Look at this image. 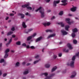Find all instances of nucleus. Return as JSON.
Returning <instances> with one entry per match:
<instances>
[{
  "label": "nucleus",
  "mask_w": 79,
  "mask_h": 79,
  "mask_svg": "<svg viewBox=\"0 0 79 79\" xmlns=\"http://www.w3.org/2000/svg\"><path fill=\"white\" fill-rule=\"evenodd\" d=\"M10 52V49L8 48L6 49L5 51V53L4 58H6L8 56V52Z\"/></svg>",
  "instance_id": "nucleus-1"
},
{
  "label": "nucleus",
  "mask_w": 79,
  "mask_h": 79,
  "mask_svg": "<svg viewBox=\"0 0 79 79\" xmlns=\"http://www.w3.org/2000/svg\"><path fill=\"white\" fill-rule=\"evenodd\" d=\"M40 13L41 14V17L42 18H44L45 15L44 14H45V12H44V9H42L41 10H40Z\"/></svg>",
  "instance_id": "nucleus-2"
},
{
  "label": "nucleus",
  "mask_w": 79,
  "mask_h": 79,
  "mask_svg": "<svg viewBox=\"0 0 79 79\" xmlns=\"http://www.w3.org/2000/svg\"><path fill=\"white\" fill-rule=\"evenodd\" d=\"M67 65L68 66H70L72 68L74 67V61H71L70 64H69V63L67 64Z\"/></svg>",
  "instance_id": "nucleus-3"
},
{
  "label": "nucleus",
  "mask_w": 79,
  "mask_h": 79,
  "mask_svg": "<svg viewBox=\"0 0 79 79\" xmlns=\"http://www.w3.org/2000/svg\"><path fill=\"white\" fill-rule=\"evenodd\" d=\"M70 19L69 18H66L65 19V21L67 23H68V24L69 25H70L71 23H74L73 21L70 22Z\"/></svg>",
  "instance_id": "nucleus-4"
},
{
  "label": "nucleus",
  "mask_w": 79,
  "mask_h": 79,
  "mask_svg": "<svg viewBox=\"0 0 79 79\" xmlns=\"http://www.w3.org/2000/svg\"><path fill=\"white\" fill-rule=\"evenodd\" d=\"M79 56V52H78L77 53L76 55L74 56H73V57L72 58V61H75V59H76V56Z\"/></svg>",
  "instance_id": "nucleus-5"
},
{
  "label": "nucleus",
  "mask_w": 79,
  "mask_h": 79,
  "mask_svg": "<svg viewBox=\"0 0 79 79\" xmlns=\"http://www.w3.org/2000/svg\"><path fill=\"white\" fill-rule=\"evenodd\" d=\"M60 3V0L58 1H54L53 3V6L55 7L56 6V4H58Z\"/></svg>",
  "instance_id": "nucleus-6"
},
{
  "label": "nucleus",
  "mask_w": 79,
  "mask_h": 79,
  "mask_svg": "<svg viewBox=\"0 0 79 79\" xmlns=\"http://www.w3.org/2000/svg\"><path fill=\"white\" fill-rule=\"evenodd\" d=\"M66 2H68V0H63L61 1V2L62 3H64L61 4V5H64V6H65V5H66L67 4H68L67 3H66Z\"/></svg>",
  "instance_id": "nucleus-7"
},
{
  "label": "nucleus",
  "mask_w": 79,
  "mask_h": 79,
  "mask_svg": "<svg viewBox=\"0 0 79 79\" xmlns=\"http://www.w3.org/2000/svg\"><path fill=\"white\" fill-rule=\"evenodd\" d=\"M72 75L70 77V78H73L76 76V72H73L72 73Z\"/></svg>",
  "instance_id": "nucleus-8"
},
{
  "label": "nucleus",
  "mask_w": 79,
  "mask_h": 79,
  "mask_svg": "<svg viewBox=\"0 0 79 79\" xmlns=\"http://www.w3.org/2000/svg\"><path fill=\"white\" fill-rule=\"evenodd\" d=\"M42 39V36H40L36 39L35 42H39Z\"/></svg>",
  "instance_id": "nucleus-9"
},
{
  "label": "nucleus",
  "mask_w": 79,
  "mask_h": 79,
  "mask_svg": "<svg viewBox=\"0 0 79 79\" xmlns=\"http://www.w3.org/2000/svg\"><path fill=\"white\" fill-rule=\"evenodd\" d=\"M55 34H53L52 35H50L48 36L47 37V39H49V38H50L51 37H55L56 35Z\"/></svg>",
  "instance_id": "nucleus-10"
},
{
  "label": "nucleus",
  "mask_w": 79,
  "mask_h": 79,
  "mask_svg": "<svg viewBox=\"0 0 79 79\" xmlns=\"http://www.w3.org/2000/svg\"><path fill=\"white\" fill-rule=\"evenodd\" d=\"M61 32L63 35H67L68 34V32L64 30H61Z\"/></svg>",
  "instance_id": "nucleus-11"
},
{
  "label": "nucleus",
  "mask_w": 79,
  "mask_h": 79,
  "mask_svg": "<svg viewBox=\"0 0 79 79\" xmlns=\"http://www.w3.org/2000/svg\"><path fill=\"white\" fill-rule=\"evenodd\" d=\"M22 26L23 28H26L27 27V26L26 25V23L24 22H23Z\"/></svg>",
  "instance_id": "nucleus-12"
},
{
  "label": "nucleus",
  "mask_w": 79,
  "mask_h": 79,
  "mask_svg": "<svg viewBox=\"0 0 79 79\" xmlns=\"http://www.w3.org/2000/svg\"><path fill=\"white\" fill-rule=\"evenodd\" d=\"M67 46L69 49H73V47H72V45L70 44L69 43H68L67 44Z\"/></svg>",
  "instance_id": "nucleus-13"
},
{
  "label": "nucleus",
  "mask_w": 79,
  "mask_h": 79,
  "mask_svg": "<svg viewBox=\"0 0 79 79\" xmlns=\"http://www.w3.org/2000/svg\"><path fill=\"white\" fill-rule=\"evenodd\" d=\"M42 75H44L45 76H46V77L45 78V79H48L47 78V76H48V73H42Z\"/></svg>",
  "instance_id": "nucleus-14"
},
{
  "label": "nucleus",
  "mask_w": 79,
  "mask_h": 79,
  "mask_svg": "<svg viewBox=\"0 0 79 79\" xmlns=\"http://www.w3.org/2000/svg\"><path fill=\"white\" fill-rule=\"evenodd\" d=\"M11 42H12V38H11V39L9 40L8 42L6 44V46H7V47H8V45H9V44H10V43H11Z\"/></svg>",
  "instance_id": "nucleus-15"
},
{
  "label": "nucleus",
  "mask_w": 79,
  "mask_h": 79,
  "mask_svg": "<svg viewBox=\"0 0 79 79\" xmlns=\"http://www.w3.org/2000/svg\"><path fill=\"white\" fill-rule=\"evenodd\" d=\"M32 30H33V29L32 28L29 29L28 30V31H25V33H26V34H28L29 32L32 31Z\"/></svg>",
  "instance_id": "nucleus-16"
},
{
  "label": "nucleus",
  "mask_w": 79,
  "mask_h": 79,
  "mask_svg": "<svg viewBox=\"0 0 79 79\" xmlns=\"http://www.w3.org/2000/svg\"><path fill=\"white\" fill-rule=\"evenodd\" d=\"M55 76V73H52L51 75H50V76L47 77V79H51L50 77H53Z\"/></svg>",
  "instance_id": "nucleus-17"
},
{
  "label": "nucleus",
  "mask_w": 79,
  "mask_h": 79,
  "mask_svg": "<svg viewBox=\"0 0 79 79\" xmlns=\"http://www.w3.org/2000/svg\"><path fill=\"white\" fill-rule=\"evenodd\" d=\"M71 10L72 11H75L76 10V7H73L71 8Z\"/></svg>",
  "instance_id": "nucleus-18"
},
{
  "label": "nucleus",
  "mask_w": 79,
  "mask_h": 79,
  "mask_svg": "<svg viewBox=\"0 0 79 79\" xmlns=\"http://www.w3.org/2000/svg\"><path fill=\"white\" fill-rule=\"evenodd\" d=\"M73 31L74 33H75L76 32H77L78 30H77V29L76 28H75L74 29H73Z\"/></svg>",
  "instance_id": "nucleus-19"
},
{
  "label": "nucleus",
  "mask_w": 79,
  "mask_h": 79,
  "mask_svg": "<svg viewBox=\"0 0 79 79\" xmlns=\"http://www.w3.org/2000/svg\"><path fill=\"white\" fill-rule=\"evenodd\" d=\"M57 69V67L55 66L52 69V72H53V71H55L56 69Z\"/></svg>",
  "instance_id": "nucleus-20"
},
{
  "label": "nucleus",
  "mask_w": 79,
  "mask_h": 79,
  "mask_svg": "<svg viewBox=\"0 0 79 79\" xmlns=\"http://www.w3.org/2000/svg\"><path fill=\"white\" fill-rule=\"evenodd\" d=\"M29 5L28 4H25L24 5H23L22 6V8H26V7H27L28 6H29Z\"/></svg>",
  "instance_id": "nucleus-21"
},
{
  "label": "nucleus",
  "mask_w": 79,
  "mask_h": 79,
  "mask_svg": "<svg viewBox=\"0 0 79 79\" xmlns=\"http://www.w3.org/2000/svg\"><path fill=\"white\" fill-rule=\"evenodd\" d=\"M32 38L31 36H28L27 38V41H29V40H31V39H32Z\"/></svg>",
  "instance_id": "nucleus-22"
},
{
  "label": "nucleus",
  "mask_w": 79,
  "mask_h": 79,
  "mask_svg": "<svg viewBox=\"0 0 79 79\" xmlns=\"http://www.w3.org/2000/svg\"><path fill=\"white\" fill-rule=\"evenodd\" d=\"M58 24L59 25L60 24L61 27H64V25L63 23V22L58 23Z\"/></svg>",
  "instance_id": "nucleus-23"
},
{
  "label": "nucleus",
  "mask_w": 79,
  "mask_h": 79,
  "mask_svg": "<svg viewBox=\"0 0 79 79\" xmlns=\"http://www.w3.org/2000/svg\"><path fill=\"white\" fill-rule=\"evenodd\" d=\"M69 27V25H66L65 27V29L66 31H68V29Z\"/></svg>",
  "instance_id": "nucleus-24"
},
{
  "label": "nucleus",
  "mask_w": 79,
  "mask_h": 79,
  "mask_svg": "<svg viewBox=\"0 0 79 79\" xmlns=\"http://www.w3.org/2000/svg\"><path fill=\"white\" fill-rule=\"evenodd\" d=\"M13 32L12 31H10L9 32H8L7 34V35H11Z\"/></svg>",
  "instance_id": "nucleus-25"
},
{
  "label": "nucleus",
  "mask_w": 79,
  "mask_h": 79,
  "mask_svg": "<svg viewBox=\"0 0 79 79\" xmlns=\"http://www.w3.org/2000/svg\"><path fill=\"white\" fill-rule=\"evenodd\" d=\"M46 32H52L53 31L52 30H46Z\"/></svg>",
  "instance_id": "nucleus-26"
},
{
  "label": "nucleus",
  "mask_w": 79,
  "mask_h": 79,
  "mask_svg": "<svg viewBox=\"0 0 79 79\" xmlns=\"http://www.w3.org/2000/svg\"><path fill=\"white\" fill-rule=\"evenodd\" d=\"M39 61H40V59H39L38 60H36V61H35L34 62V64H36V63H38V62H39Z\"/></svg>",
  "instance_id": "nucleus-27"
},
{
  "label": "nucleus",
  "mask_w": 79,
  "mask_h": 79,
  "mask_svg": "<svg viewBox=\"0 0 79 79\" xmlns=\"http://www.w3.org/2000/svg\"><path fill=\"white\" fill-rule=\"evenodd\" d=\"M59 15L60 16H62V15H63V11H60L59 14Z\"/></svg>",
  "instance_id": "nucleus-28"
},
{
  "label": "nucleus",
  "mask_w": 79,
  "mask_h": 79,
  "mask_svg": "<svg viewBox=\"0 0 79 79\" xmlns=\"http://www.w3.org/2000/svg\"><path fill=\"white\" fill-rule=\"evenodd\" d=\"M16 44L17 45H21V42L19 41L16 43Z\"/></svg>",
  "instance_id": "nucleus-29"
},
{
  "label": "nucleus",
  "mask_w": 79,
  "mask_h": 79,
  "mask_svg": "<svg viewBox=\"0 0 79 79\" xmlns=\"http://www.w3.org/2000/svg\"><path fill=\"white\" fill-rule=\"evenodd\" d=\"M63 52H66V53H68V52H69V50L68 49H67L66 50L65 48H64L63 49Z\"/></svg>",
  "instance_id": "nucleus-30"
},
{
  "label": "nucleus",
  "mask_w": 79,
  "mask_h": 79,
  "mask_svg": "<svg viewBox=\"0 0 79 79\" xmlns=\"http://www.w3.org/2000/svg\"><path fill=\"white\" fill-rule=\"evenodd\" d=\"M45 66L46 68H48L50 67V64H47L45 65Z\"/></svg>",
  "instance_id": "nucleus-31"
},
{
  "label": "nucleus",
  "mask_w": 79,
  "mask_h": 79,
  "mask_svg": "<svg viewBox=\"0 0 79 79\" xmlns=\"http://www.w3.org/2000/svg\"><path fill=\"white\" fill-rule=\"evenodd\" d=\"M20 15L21 16V18L23 19L24 18V15L23 14H20Z\"/></svg>",
  "instance_id": "nucleus-32"
},
{
  "label": "nucleus",
  "mask_w": 79,
  "mask_h": 79,
  "mask_svg": "<svg viewBox=\"0 0 79 79\" xmlns=\"http://www.w3.org/2000/svg\"><path fill=\"white\" fill-rule=\"evenodd\" d=\"M73 44H77V41L76 40H73Z\"/></svg>",
  "instance_id": "nucleus-33"
},
{
  "label": "nucleus",
  "mask_w": 79,
  "mask_h": 79,
  "mask_svg": "<svg viewBox=\"0 0 79 79\" xmlns=\"http://www.w3.org/2000/svg\"><path fill=\"white\" fill-rule=\"evenodd\" d=\"M28 73H29V71H25L23 73V74H27Z\"/></svg>",
  "instance_id": "nucleus-34"
},
{
  "label": "nucleus",
  "mask_w": 79,
  "mask_h": 79,
  "mask_svg": "<svg viewBox=\"0 0 79 79\" xmlns=\"http://www.w3.org/2000/svg\"><path fill=\"white\" fill-rule=\"evenodd\" d=\"M42 9V7H40L39 8H38L37 10H35L36 12H37L38 10H41Z\"/></svg>",
  "instance_id": "nucleus-35"
},
{
  "label": "nucleus",
  "mask_w": 79,
  "mask_h": 79,
  "mask_svg": "<svg viewBox=\"0 0 79 79\" xmlns=\"http://www.w3.org/2000/svg\"><path fill=\"white\" fill-rule=\"evenodd\" d=\"M37 35V34L36 33H35L33 35H31V37H34L35 36H36V35Z\"/></svg>",
  "instance_id": "nucleus-36"
},
{
  "label": "nucleus",
  "mask_w": 79,
  "mask_h": 79,
  "mask_svg": "<svg viewBox=\"0 0 79 79\" xmlns=\"http://www.w3.org/2000/svg\"><path fill=\"white\" fill-rule=\"evenodd\" d=\"M72 37L74 38L75 37V36H76V35H75V33H73L72 34Z\"/></svg>",
  "instance_id": "nucleus-37"
},
{
  "label": "nucleus",
  "mask_w": 79,
  "mask_h": 79,
  "mask_svg": "<svg viewBox=\"0 0 79 79\" xmlns=\"http://www.w3.org/2000/svg\"><path fill=\"white\" fill-rule=\"evenodd\" d=\"M4 61H5V60L2 59L0 61V63H3Z\"/></svg>",
  "instance_id": "nucleus-38"
},
{
  "label": "nucleus",
  "mask_w": 79,
  "mask_h": 79,
  "mask_svg": "<svg viewBox=\"0 0 79 79\" xmlns=\"http://www.w3.org/2000/svg\"><path fill=\"white\" fill-rule=\"evenodd\" d=\"M35 58L36 59H38V58H39V55H36V56H35Z\"/></svg>",
  "instance_id": "nucleus-39"
},
{
  "label": "nucleus",
  "mask_w": 79,
  "mask_h": 79,
  "mask_svg": "<svg viewBox=\"0 0 79 79\" xmlns=\"http://www.w3.org/2000/svg\"><path fill=\"white\" fill-rule=\"evenodd\" d=\"M27 9H28V10H31L32 9V8L30 6H28V7H27Z\"/></svg>",
  "instance_id": "nucleus-40"
},
{
  "label": "nucleus",
  "mask_w": 79,
  "mask_h": 79,
  "mask_svg": "<svg viewBox=\"0 0 79 79\" xmlns=\"http://www.w3.org/2000/svg\"><path fill=\"white\" fill-rule=\"evenodd\" d=\"M57 58V56L55 55H54L53 56V59H56Z\"/></svg>",
  "instance_id": "nucleus-41"
},
{
  "label": "nucleus",
  "mask_w": 79,
  "mask_h": 79,
  "mask_svg": "<svg viewBox=\"0 0 79 79\" xmlns=\"http://www.w3.org/2000/svg\"><path fill=\"white\" fill-rule=\"evenodd\" d=\"M19 62H17L16 64V65L17 66H19Z\"/></svg>",
  "instance_id": "nucleus-42"
},
{
  "label": "nucleus",
  "mask_w": 79,
  "mask_h": 79,
  "mask_svg": "<svg viewBox=\"0 0 79 79\" xmlns=\"http://www.w3.org/2000/svg\"><path fill=\"white\" fill-rule=\"evenodd\" d=\"M9 15L10 16H14L15 14H14L10 13V14Z\"/></svg>",
  "instance_id": "nucleus-43"
},
{
  "label": "nucleus",
  "mask_w": 79,
  "mask_h": 79,
  "mask_svg": "<svg viewBox=\"0 0 79 79\" xmlns=\"http://www.w3.org/2000/svg\"><path fill=\"white\" fill-rule=\"evenodd\" d=\"M15 30V27H12L11 28V31H14Z\"/></svg>",
  "instance_id": "nucleus-44"
},
{
  "label": "nucleus",
  "mask_w": 79,
  "mask_h": 79,
  "mask_svg": "<svg viewBox=\"0 0 79 79\" xmlns=\"http://www.w3.org/2000/svg\"><path fill=\"white\" fill-rule=\"evenodd\" d=\"M58 56L59 57H61L62 56V54L61 53H60L59 54Z\"/></svg>",
  "instance_id": "nucleus-45"
},
{
  "label": "nucleus",
  "mask_w": 79,
  "mask_h": 79,
  "mask_svg": "<svg viewBox=\"0 0 79 79\" xmlns=\"http://www.w3.org/2000/svg\"><path fill=\"white\" fill-rule=\"evenodd\" d=\"M31 48V49H35V47H34V46H31L30 47Z\"/></svg>",
  "instance_id": "nucleus-46"
},
{
  "label": "nucleus",
  "mask_w": 79,
  "mask_h": 79,
  "mask_svg": "<svg viewBox=\"0 0 79 79\" xmlns=\"http://www.w3.org/2000/svg\"><path fill=\"white\" fill-rule=\"evenodd\" d=\"M47 26H50V23H46Z\"/></svg>",
  "instance_id": "nucleus-47"
},
{
  "label": "nucleus",
  "mask_w": 79,
  "mask_h": 79,
  "mask_svg": "<svg viewBox=\"0 0 79 79\" xmlns=\"http://www.w3.org/2000/svg\"><path fill=\"white\" fill-rule=\"evenodd\" d=\"M22 46H24V47H26V44L25 43H23L22 44Z\"/></svg>",
  "instance_id": "nucleus-48"
},
{
  "label": "nucleus",
  "mask_w": 79,
  "mask_h": 79,
  "mask_svg": "<svg viewBox=\"0 0 79 79\" xmlns=\"http://www.w3.org/2000/svg\"><path fill=\"white\" fill-rule=\"evenodd\" d=\"M7 75V73H4L3 74V77H5Z\"/></svg>",
  "instance_id": "nucleus-49"
},
{
  "label": "nucleus",
  "mask_w": 79,
  "mask_h": 79,
  "mask_svg": "<svg viewBox=\"0 0 79 79\" xmlns=\"http://www.w3.org/2000/svg\"><path fill=\"white\" fill-rule=\"evenodd\" d=\"M43 24L45 27H46V26H47V23H43Z\"/></svg>",
  "instance_id": "nucleus-50"
},
{
  "label": "nucleus",
  "mask_w": 79,
  "mask_h": 79,
  "mask_svg": "<svg viewBox=\"0 0 79 79\" xmlns=\"http://www.w3.org/2000/svg\"><path fill=\"white\" fill-rule=\"evenodd\" d=\"M66 73V70H65L64 71L62 72L63 74H64V73Z\"/></svg>",
  "instance_id": "nucleus-51"
},
{
  "label": "nucleus",
  "mask_w": 79,
  "mask_h": 79,
  "mask_svg": "<svg viewBox=\"0 0 79 79\" xmlns=\"http://www.w3.org/2000/svg\"><path fill=\"white\" fill-rule=\"evenodd\" d=\"M12 38H15V37H16V36L14 35H12Z\"/></svg>",
  "instance_id": "nucleus-52"
},
{
  "label": "nucleus",
  "mask_w": 79,
  "mask_h": 79,
  "mask_svg": "<svg viewBox=\"0 0 79 79\" xmlns=\"http://www.w3.org/2000/svg\"><path fill=\"white\" fill-rule=\"evenodd\" d=\"M50 0H47L46 1V3H49V2H50Z\"/></svg>",
  "instance_id": "nucleus-53"
},
{
  "label": "nucleus",
  "mask_w": 79,
  "mask_h": 79,
  "mask_svg": "<svg viewBox=\"0 0 79 79\" xmlns=\"http://www.w3.org/2000/svg\"><path fill=\"white\" fill-rule=\"evenodd\" d=\"M25 64H26V62H23L22 63V64L23 65H25Z\"/></svg>",
  "instance_id": "nucleus-54"
},
{
  "label": "nucleus",
  "mask_w": 79,
  "mask_h": 79,
  "mask_svg": "<svg viewBox=\"0 0 79 79\" xmlns=\"http://www.w3.org/2000/svg\"><path fill=\"white\" fill-rule=\"evenodd\" d=\"M27 48H30V46H29V45H27L26 46Z\"/></svg>",
  "instance_id": "nucleus-55"
},
{
  "label": "nucleus",
  "mask_w": 79,
  "mask_h": 79,
  "mask_svg": "<svg viewBox=\"0 0 79 79\" xmlns=\"http://www.w3.org/2000/svg\"><path fill=\"white\" fill-rule=\"evenodd\" d=\"M51 19H55V16H53L51 18Z\"/></svg>",
  "instance_id": "nucleus-56"
},
{
  "label": "nucleus",
  "mask_w": 79,
  "mask_h": 79,
  "mask_svg": "<svg viewBox=\"0 0 79 79\" xmlns=\"http://www.w3.org/2000/svg\"><path fill=\"white\" fill-rule=\"evenodd\" d=\"M30 64H31V63H27V66H29V65H30Z\"/></svg>",
  "instance_id": "nucleus-57"
},
{
  "label": "nucleus",
  "mask_w": 79,
  "mask_h": 79,
  "mask_svg": "<svg viewBox=\"0 0 79 79\" xmlns=\"http://www.w3.org/2000/svg\"><path fill=\"white\" fill-rule=\"evenodd\" d=\"M8 18H9V17H7L6 18V20H8Z\"/></svg>",
  "instance_id": "nucleus-58"
},
{
  "label": "nucleus",
  "mask_w": 79,
  "mask_h": 79,
  "mask_svg": "<svg viewBox=\"0 0 79 79\" xmlns=\"http://www.w3.org/2000/svg\"><path fill=\"white\" fill-rule=\"evenodd\" d=\"M51 10H48V11H47V12L48 13H50V12H51Z\"/></svg>",
  "instance_id": "nucleus-59"
},
{
  "label": "nucleus",
  "mask_w": 79,
  "mask_h": 79,
  "mask_svg": "<svg viewBox=\"0 0 79 79\" xmlns=\"http://www.w3.org/2000/svg\"><path fill=\"white\" fill-rule=\"evenodd\" d=\"M2 43H0V47H2Z\"/></svg>",
  "instance_id": "nucleus-60"
},
{
  "label": "nucleus",
  "mask_w": 79,
  "mask_h": 79,
  "mask_svg": "<svg viewBox=\"0 0 79 79\" xmlns=\"http://www.w3.org/2000/svg\"><path fill=\"white\" fill-rule=\"evenodd\" d=\"M29 15V13L28 12H27V13H25V15Z\"/></svg>",
  "instance_id": "nucleus-61"
},
{
  "label": "nucleus",
  "mask_w": 79,
  "mask_h": 79,
  "mask_svg": "<svg viewBox=\"0 0 79 79\" xmlns=\"http://www.w3.org/2000/svg\"><path fill=\"white\" fill-rule=\"evenodd\" d=\"M18 39V38H16L14 39V40H17Z\"/></svg>",
  "instance_id": "nucleus-62"
},
{
  "label": "nucleus",
  "mask_w": 79,
  "mask_h": 79,
  "mask_svg": "<svg viewBox=\"0 0 79 79\" xmlns=\"http://www.w3.org/2000/svg\"><path fill=\"white\" fill-rule=\"evenodd\" d=\"M69 16H72V15H71V14H69Z\"/></svg>",
  "instance_id": "nucleus-63"
},
{
  "label": "nucleus",
  "mask_w": 79,
  "mask_h": 79,
  "mask_svg": "<svg viewBox=\"0 0 79 79\" xmlns=\"http://www.w3.org/2000/svg\"><path fill=\"white\" fill-rule=\"evenodd\" d=\"M23 79H26V77H23Z\"/></svg>",
  "instance_id": "nucleus-64"
}]
</instances>
